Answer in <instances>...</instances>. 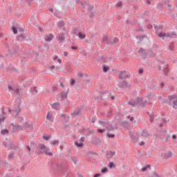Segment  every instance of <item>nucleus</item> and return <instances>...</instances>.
Instances as JSON below:
<instances>
[{
    "mask_svg": "<svg viewBox=\"0 0 177 177\" xmlns=\"http://www.w3.org/2000/svg\"><path fill=\"white\" fill-rule=\"evenodd\" d=\"M44 154H46V156H53L52 152H49V149L48 148L44 149Z\"/></svg>",
    "mask_w": 177,
    "mask_h": 177,
    "instance_id": "obj_22",
    "label": "nucleus"
},
{
    "mask_svg": "<svg viewBox=\"0 0 177 177\" xmlns=\"http://www.w3.org/2000/svg\"><path fill=\"white\" fill-rule=\"evenodd\" d=\"M149 121L150 122H153L154 121V114L149 115Z\"/></svg>",
    "mask_w": 177,
    "mask_h": 177,
    "instance_id": "obj_48",
    "label": "nucleus"
},
{
    "mask_svg": "<svg viewBox=\"0 0 177 177\" xmlns=\"http://www.w3.org/2000/svg\"><path fill=\"white\" fill-rule=\"evenodd\" d=\"M165 160H168V158H171L172 157V152H167L165 153H163Z\"/></svg>",
    "mask_w": 177,
    "mask_h": 177,
    "instance_id": "obj_16",
    "label": "nucleus"
},
{
    "mask_svg": "<svg viewBox=\"0 0 177 177\" xmlns=\"http://www.w3.org/2000/svg\"><path fill=\"white\" fill-rule=\"evenodd\" d=\"M128 104H129L130 106H132V107H135V106H136V102L135 100H130L128 102Z\"/></svg>",
    "mask_w": 177,
    "mask_h": 177,
    "instance_id": "obj_31",
    "label": "nucleus"
},
{
    "mask_svg": "<svg viewBox=\"0 0 177 177\" xmlns=\"http://www.w3.org/2000/svg\"><path fill=\"white\" fill-rule=\"evenodd\" d=\"M12 111H15V113H17L15 118H18L17 122H19V124H21V122L24 120V118L19 117V114L20 113V111H21V108H20V104L16 105V106H15L14 109H12Z\"/></svg>",
    "mask_w": 177,
    "mask_h": 177,
    "instance_id": "obj_3",
    "label": "nucleus"
},
{
    "mask_svg": "<svg viewBox=\"0 0 177 177\" xmlns=\"http://www.w3.org/2000/svg\"><path fill=\"white\" fill-rule=\"evenodd\" d=\"M92 143H93V145H97L99 143H102V140H100V138H94L92 140Z\"/></svg>",
    "mask_w": 177,
    "mask_h": 177,
    "instance_id": "obj_15",
    "label": "nucleus"
},
{
    "mask_svg": "<svg viewBox=\"0 0 177 177\" xmlns=\"http://www.w3.org/2000/svg\"><path fill=\"white\" fill-rule=\"evenodd\" d=\"M56 165L61 172H66L68 169V162L66 160H59L57 162Z\"/></svg>",
    "mask_w": 177,
    "mask_h": 177,
    "instance_id": "obj_1",
    "label": "nucleus"
},
{
    "mask_svg": "<svg viewBox=\"0 0 177 177\" xmlns=\"http://www.w3.org/2000/svg\"><path fill=\"white\" fill-rule=\"evenodd\" d=\"M8 89L10 92H13V91H15V88H13V87L10 85L8 86Z\"/></svg>",
    "mask_w": 177,
    "mask_h": 177,
    "instance_id": "obj_58",
    "label": "nucleus"
},
{
    "mask_svg": "<svg viewBox=\"0 0 177 177\" xmlns=\"http://www.w3.org/2000/svg\"><path fill=\"white\" fill-rule=\"evenodd\" d=\"M50 106L54 110H59L60 109V102H54L53 104H50Z\"/></svg>",
    "mask_w": 177,
    "mask_h": 177,
    "instance_id": "obj_10",
    "label": "nucleus"
},
{
    "mask_svg": "<svg viewBox=\"0 0 177 177\" xmlns=\"http://www.w3.org/2000/svg\"><path fill=\"white\" fill-rule=\"evenodd\" d=\"M124 73H127V71H120V74H119V80H124V78L125 80H127V78H129V75H126L124 76Z\"/></svg>",
    "mask_w": 177,
    "mask_h": 177,
    "instance_id": "obj_8",
    "label": "nucleus"
},
{
    "mask_svg": "<svg viewBox=\"0 0 177 177\" xmlns=\"http://www.w3.org/2000/svg\"><path fill=\"white\" fill-rule=\"evenodd\" d=\"M108 167L111 169L113 168H115V165L113 162H109Z\"/></svg>",
    "mask_w": 177,
    "mask_h": 177,
    "instance_id": "obj_32",
    "label": "nucleus"
},
{
    "mask_svg": "<svg viewBox=\"0 0 177 177\" xmlns=\"http://www.w3.org/2000/svg\"><path fill=\"white\" fill-rule=\"evenodd\" d=\"M164 73H165V75H168V72L169 71V68H168V66H166L164 70H163Z\"/></svg>",
    "mask_w": 177,
    "mask_h": 177,
    "instance_id": "obj_40",
    "label": "nucleus"
},
{
    "mask_svg": "<svg viewBox=\"0 0 177 177\" xmlns=\"http://www.w3.org/2000/svg\"><path fill=\"white\" fill-rule=\"evenodd\" d=\"M98 122L100 125H102L103 127H104L107 125V124H109V120H100Z\"/></svg>",
    "mask_w": 177,
    "mask_h": 177,
    "instance_id": "obj_18",
    "label": "nucleus"
},
{
    "mask_svg": "<svg viewBox=\"0 0 177 177\" xmlns=\"http://www.w3.org/2000/svg\"><path fill=\"white\" fill-rule=\"evenodd\" d=\"M127 118L129 119V120H130V121L132 122V121H133V120H134V118H133V117H131V116H127Z\"/></svg>",
    "mask_w": 177,
    "mask_h": 177,
    "instance_id": "obj_63",
    "label": "nucleus"
},
{
    "mask_svg": "<svg viewBox=\"0 0 177 177\" xmlns=\"http://www.w3.org/2000/svg\"><path fill=\"white\" fill-rule=\"evenodd\" d=\"M26 149H27L28 151V154H29V155L31 154V152H30V151H31V147H30V146L27 145V146H26Z\"/></svg>",
    "mask_w": 177,
    "mask_h": 177,
    "instance_id": "obj_55",
    "label": "nucleus"
},
{
    "mask_svg": "<svg viewBox=\"0 0 177 177\" xmlns=\"http://www.w3.org/2000/svg\"><path fill=\"white\" fill-rule=\"evenodd\" d=\"M59 120L62 124H67L70 122V115L61 113L59 115Z\"/></svg>",
    "mask_w": 177,
    "mask_h": 177,
    "instance_id": "obj_4",
    "label": "nucleus"
},
{
    "mask_svg": "<svg viewBox=\"0 0 177 177\" xmlns=\"http://www.w3.org/2000/svg\"><path fill=\"white\" fill-rule=\"evenodd\" d=\"M165 5H167L168 8H169V10H171V8H172V6H171V4H169V3L165 1Z\"/></svg>",
    "mask_w": 177,
    "mask_h": 177,
    "instance_id": "obj_54",
    "label": "nucleus"
},
{
    "mask_svg": "<svg viewBox=\"0 0 177 177\" xmlns=\"http://www.w3.org/2000/svg\"><path fill=\"white\" fill-rule=\"evenodd\" d=\"M20 91H21V89L20 88H16L15 90H14V95L16 96L17 95H19V93H20Z\"/></svg>",
    "mask_w": 177,
    "mask_h": 177,
    "instance_id": "obj_37",
    "label": "nucleus"
},
{
    "mask_svg": "<svg viewBox=\"0 0 177 177\" xmlns=\"http://www.w3.org/2000/svg\"><path fill=\"white\" fill-rule=\"evenodd\" d=\"M102 42L103 44H106L107 45L111 44V40L109 39V37H107L106 35L103 36Z\"/></svg>",
    "mask_w": 177,
    "mask_h": 177,
    "instance_id": "obj_11",
    "label": "nucleus"
},
{
    "mask_svg": "<svg viewBox=\"0 0 177 177\" xmlns=\"http://www.w3.org/2000/svg\"><path fill=\"white\" fill-rule=\"evenodd\" d=\"M75 145L77 147H82V146H84V143H82V142L78 143V142H77V141H75Z\"/></svg>",
    "mask_w": 177,
    "mask_h": 177,
    "instance_id": "obj_39",
    "label": "nucleus"
},
{
    "mask_svg": "<svg viewBox=\"0 0 177 177\" xmlns=\"http://www.w3.org/2000/svg\"><path fill=\"white\" fill-rule=\"evenodd\" d=\"M106 156H109L111 158H113V157L115 156V151H110L108 153H106Z\"/></svg>",
    "mask_w": 177,
    "mask_h": 177,
    "instance_id": "obj_26",
    "label": "nucleus"
},
{
    "mask_svg": "<svg viewBox=\"0 0 177 177\" xmlns=\"http://www.w3.org/2000/svg\"><path fill=\"white\" fill-rule=\"evenodd\" d=\"M26 36L24 35H23V33H21L20 35H18L17 36V41H22V42H24V41H26Z\"/></svg>",
    "mask_w": 177,
    "mask_h": 177,
    "instance_id": "obj_12",
    "label": "nucleus"
},
{
    "mask_svg": "<svg viewBox=\"0 0 177 177\" xmlns=\"http://www.w3.org/2000/svg\"><path fill=\"white\" fill-rule=\"evenodd\" d=\"M81 114V109L80 108L77 109V111H75L73 113L72 115L75 116V115H80Z\"/></svg>",
    "mask_w": 177,
    "mask_h": 177,
    "instance_id": "obj_23",
    "label": "nucleus"
},
{
    "mask_svg": "<svg viewBox=\"0 0 177 177\" xmlns=\"http://www.w3.org/2000/svg\"><path fill=\"white\" fill-rule=\"evenodd\" d=\"M158 37H160V38H163L164 37H167V34L165 32H160L159 33Z\"/></svg>",
    "mask_w": 177,
    "mask_h": 177,
    "instance_id": "obj_43",
    "label": "nucleus"
},
{
    "mask_svg": "<svg viewBox=\"0 0 177 177\" xmlns=\"http://www.w3.org/2000/svg\"><path fill=\"white\" fill-rule=\"evenodd\" d=\"M174 47H175V45L174 44V42L170 43L169 46L170 50H174Z\"/></svg>",
    "mask_w": 177,
    "mask_h": 177,
    "instance_id": "obj_42",
    "label": "nucleus"
},
{
    "mask_svg": "<svg viewBox=\"0 0 177 177\" xmlns=\"http://www.w3.org/2000/svg\"><path fill=\"white\" fill-rule=\"evenodd\" d=\"M136 103L138 106H145L147 103V100L143 97H138Z\"/></svg>",
    "mask_w": 177,
    "mask_h": 177,
    "instance_id": "obj_7",
    "label": "nucleus"
},
{
    "mask_svg": "<svg viewBox=\"0 0 177 177\" xmlns=\"http://www.w3.org/2000/svg\"><path fill=\"white\" fill-rule=\"evenodd\" d=\"M165 103L171 106V104H174V109H177V97L176 95H169L168 98L165 100Z\"/></svg>",
    "mask_w": 177,
    "mask_h": 177,
    "instance_id": "obj_2",
    "label": "nucleus"
},
{
    "mask_svg": "<svg viewBox=\"0 0 177 177\" xmlns=\"http://www.w3.org/2000/svg\"><path fill=\"white\" fill-rule=\"evenodd\" d=\"M141 136H145V138H149L150 136V133L147 131L142 130L141 133Z\"/></svg>",
    "mask_w": 177,
    "mask_h": 177,
    "instance_id": "obj_20",
    "label": "nucleus"
},
{
    "mask_svg": "<svg viewBox=\"0 0 177 177\" xmlns=\"http://www.w3.org/2000/svg\"><path fill=\"white\" fill-rule=\"evenodd\" d=\"M64 35H66V34H64V32L57 35V39L58 41H59L60 44L64 42V39H66Z\"/></svg>",
    "mask_w": 177,
    "mask_h": 177,
    "instance_id": "obj_9",
    "label": "nucleus"
},
{
    "mask_svg": "<svg viewBox=\"0 0 177 177\" xmlns=\"http://www.w3.org/2000/svg\"><path fill=\"white\" fill-rule=\"evenodd\" d=\"M143 68H140L139 70H138V73H140V74H143Z\"/></svg>",
    "mask_w": 177,
    "mask_h": 177,
    "instance_id": "obj_64",
    "label": "nucleus"
},
{
    "mask_svg": "<svg viewBox=\"0 0 177 177\" xmlns=\"http://www.w3.org/2000/svg\"><path fill=\"white\" fill-rule=\"evenodd\" d=\"M53 37L54 36L50 33L46 35V37H44V39L46 42H50V41L53 39Z\"/></svg>",
    "mask_w": 177,
    "mask_h": 177,
    "instance_id": "obj_13",
    "label": "nucleus"
},
{
    "mask_svg": "<svg viewBox=\"0 0 177 177\" xmlns=\"http://www.w3.org/2000/svg\"><path fill=\"white\" fill-rule=\"evenodd\" d=\"M43 139L44 140H49V139H50V135L43 136Z\"/></svg>",
    "mask_w": 177,
    "mask_h": 177,
    "instance_id": "obj_44",
    "label": "nucleus"
},
{
    "mask_svg": "<svg viewBox=\"0 0 177 177\" xmlns=\"http://www.w3.org/2000/svg\"><path fill=\"white\" fill-rule=\"evenodd\" d=\"M17 131H23V126L15 125L14 129L12 130V132H16Z\"/></svg>",
    "mask_w": 177,
    "mask_h": 177,
    "instance_id": "obj_17",
    "label": "nucleus"
},
{
    "mask_svg": "<svg viewBox=\"0 0 177 177\" xmlns=\"http://www.w3.org/2000/svg\"><path fill=\"white\" fill-rule=\"evenodd\" d=\"M12 32H13L14 34H17V28L12 27Z\"/></svg>",
    "mask_w": 177,
    "mask_h": 177,
    "instance_id": "obj_53",
    "label": "nucleus"
},
{
    "mask_svg": "<svg viewBox=\"0 0 177 177\" xmlns=\"http://www.w3.org/2000/svg\"><path fill=\"white\" fill-rule=\"evenodd\" d=\"M80 32H80V30H78V29H74V30H73V34H75V35H79Z\"/></svg>",
    "mask_w": 177,
    "mask_h": 177,
    "instance_id": "obj_50",
    "label": "nucleus"
},
{
    "mask_svg": "<svg viewBox=\"0 0 177 177\" xmlns=\"http://www.w3.org/2000/svg\"><path fill=\"white\" fill-rule=\"evenodd\" d=\"M67 93H68V92H66V91L62 92V95H61L62 98L67 99Z\"/></svg>",
    "mask_w": 177,
    "mask_h": 177,
    "instance_id": "obj_30",
    "label": "nucleus"
},
{
    "mask_svg": "<svg viewBox=\"0 0 177 177\" xmlns=\"http://www.w3.org/2000/svg\"><path fill=\"white\" fill-rule=\"evenodd\" d=\"M138 53H141L142 56H146V50L143 48H140Z\"/></svg>",
    "mask_w": 177,
    "mask_h": 177,
    "instance_id": "obj_29",
    "label": "nucleus"
},
{
    "mask_svg": "<svg viewBox=\"0 0 177 177\" xmlns=\"http://www.w3.org/2000/svg\"><path fill=\"white\" fill-rule=\"evenodd\" d=\"M10 149H12L13 150L16 149V146L15 144H13V142L10 143Z\"/></svg>",
    "mask_w": 177,
    "mask_h": 177,
    "instance_id": "obj_45",
    "label": "nucleus"
},
{
    "mask_svg": "<svg viewBox=\"0 0 177 177\" xmlns=\"http://www.w3.org/2000/svg\"><path fill=\"white\" fill-rule=\"evenodd\" d=\"M139 139V134H137L136 136H133V142H137V140Z\"/></svg>",
    "mask_w": 177,
    "mask_h": 177,
    "instance_id": "obj_47",
    "label": "nucleus"
},
{
    "mask_svg": "<svg viewBox=\"0 0 177 177\" xmlns=\"http://www.w3.org/2000/svg\"><path fill=\"white\" fill-rule=\"evenodd\" d=\"M150 168V165H147L144 167L142 168V172H145V171H147V169Z\"/></svg>",
    "mask_w": 177,
    "mask_h": 177,
    "instance_id": "obj_38",
    "label": "nucleus"
},
{
    "mask_svg": "<svg viewBox=\"0 0 177 177\" xmlns=\"http://www.w3.org/2000/svg\"><path fill=\"white\" fill-rule=\"evenodd\" d=\"M99 60H100V62H102V63H106V58H104V56H103V55H101L99 57Z\"/></svg>",
    "mask_w": 177,
    "mask_h": 177,
    "instance_id": "obj_36",
    "label": "nucleus"
},
{
    "mask_svg": "<svg viewBox=\"0 0 177 177\" xmlns=\"http://www.w3.org/2000/svg\"><path fill=\"white\" fill-rule=\"evenodd\" d=\"M147 56H149V57H154V56H156V53L153 52V50H149L147 52Z\"/></svg>",
    "mask_w": 177,
    "mask_h": 177,
    "instance_id": "obj_24",
    "label": "nucleus"
},
{
    "mask_svg": "<svg viewBox=\"0 0 177 177\" xmlns=\"http://www.w3.org/2000/svg\"><path fill=\"white\" fill-rule=\"evenodd\" d=\"M24 128H29L30 129H34V127L32 124L28 123V122H26L24 126Z\"/></svg>",
    "mask_w": 177,
    "mask_h": 177,
    "instance_id": "obj_19",
    "label": "nucleus"
},
{
    "mask_svg": "<svg viewBox=\"0 0 177 177\" xmlns=\"http://www.w3.org/2000/svg\"><path fill=\"white\" fill-rule=\"evenodd\" d=\"M106 136L109 138H115V135L114 134H110V133H107Z\"/></svg>",
    "mask_w": 177,
    "mask_h": 177,
    "instance_id": "obj_52",
    "label": "nucleus"
},
{
    "mask_svg": "<svg viewBox=\"0 0 177 177\" xmlns=\"http://www.w3.org/2000/svg\"><path fill=\"white\" fill-rule=\"evenodd\" d=\"M78 37L80 39H85V34H83L82 32H79Z\"/></svg>",
    "mask_w": 177,
    "mask_h": 177,
    "instance_id": "obj_33",
    "label": "nucleus"
},
{
    "mask_svg": "<svg viewBox=\"0 0 177 177\" xmlns=\"http://www.w3.org/2000/svg\"><path fill=\"white\" fill-rule=\"evenodd\" d=\"M80 3L82 6H83V8H85V5H86V3L85 1H81Z\"/></svg>",
    "mask_w": 177,
    "mask_h": 177,
    "instance_id": "obj_61",
    "label": "nucleus"
},
{
    "mask_svg": "<svg viewBox=\"0 0 177 177\" xmlns=\"http://www.w3.org/2000/svg\"><path fill=\"white\" fill-rule=\"evenodd\" d=\"M102 70H103L104 73H107V71H109V66H106V65L103 64Z\"/></svg>",
    "mask_w": 177,
    "mask_h": 177,
    "instance_id": "obj_35",
    "label": "nucleus"
},
{
    "mask_svg": "<svg viewBox=\"0 0 177 177\" xmlns=\"http://www.w3.org/2000/svg\"><path fill=\"white\" fill-rule=\"evenodd\" d=\"M50 144L53 146H56V145H59V140H54V141L51 142Z\"/></svg>",
    "mask_w": 177,
    "mask_h": 177,
    "instance_id": "obj_46",
    "label": "nucleus"
},
{
    "mask_svg": "<svg viewBox=\"0 0 177 177\" xmlns=\"http://www.w3.org/2000/svg\"><path fill=\"white\" fill-rule=\"evenodd\" d=\"M75 84V80L72 78L71 80V85L73 86V85H74Z\"/></svg>",
    "mask_w": 177,
    "mask_h": 177,
    "instance_id": "obj_57",
    "label": "nucleus"
},
{
    "mask_svg": "<svg viewBox=\"0 0 177 177\" xmlns=\"http://www.w3.org/2000/svg\"><path fill=\"white\" fill-rule=\"evenodd\" d=\"M120 124L122 125V127H127V125H128V122H121Z\"/></svg>",
    "mask_w": 177,
    "mask_h": 177,
    "instance_id": "obj_51",
    "label": "nucleus"
},
{
    "mask_svg": "<svg viewBox=\"0 0 177 177\" xmlns=\"http://www.w3.org/2000/svg\"><path fill=\"white\" fill-rule=\"evenodd\" d=\"M46 120H48V121H50L51 122H53V118H52V115H50V113L49 112L47 113Z\"/></svg>",
    "mask_w": 177,
    "mask_h": 177,
    "instance_id": "obj_21",
    "label": "nucleus"
},
{
    "mask_svg": "<svg viewBox=\"0 0 177 177\" xmlns=\"http://www.w3.org/2000/svg\"><path fill=\"white\" fill-rule=\"evenodd\" d=\"M108 171H109V169H107V167H104L101 170L102 174H106V172H108Z\"/></svg>",
    "mask_w": 177,
    "mask_h": 177,
    "instance_id": "obj_49",
    "label": "nucleus"
},
{
    "mask_svg": "<svg viewBox=\"0 0 177 177\" xmlns=\"http://www.w3.org/2000/svg\"><path fill=\"white\" fill-rule=\"evenodd\" d=\"M166 37H168L169 38H173L171 33L166 34Z\"/></svg>",
    "mask_w": 177,
    "mask_h": 177,
    "instance_id": "obj_62",
    "label": "nucleus"
},
{
    "mask_svg": "<svg viewBox=\"0 0 177 177\" xmlns=\"http://www.w3.org/2000/svg\"><path fill=\"white\" fill-rule=\"evenodd\" d=\"M97 132H98L99 133H104V132H106V129H97Z\"/></svg>",
    "mask_w": 177,
    "mask_h": 177,
    "instance_id": "obj_41",
    "label": "nucleus"
},
{
    "mask_svg": "<svg viewBox=\"0 0 177 177\" xmlns=\"http://www.w3.org/2000/svg\"><path fill=\"white\" fill-rule=\"evenodd\" d=\"M71 160L73 162V164H75V165L77 164V162L78 161V158L76 156L71 157Z\"/></svg>",
    "mask_w": 177,
    "mask_h": 177,
    "instance_id": "obj_27",
    "label": "nucleus"
},
{
    "mask_svg": "<svg viewBox=\"0 0 177 177\" xmlns=\"http://www.w3.org/2000/svg\"><path fill=\"white\" fill-rule=\"evenodd\" d=\"M18 31L19 32H24V29L23 28H18Z\"/></svg>",
    "mask_w": 177,
    "mask_h": 177,
    "instance_id": "obj_60",
    "label": "nucleus"
},
{
    "mask_svg": "<svg viewBox=\"0 0 177 177\" xmlns=\"http://www.w3.org/2000/svg\"><path fill=\"white\" fill-rule=\"evenodd\" d=\"M46 146L44 144H38L37 145V149L35 152L39 156L41 154H44V151H45Z\"/></svg>",
    "mask_w": 177,
    "mask_h": 177,
    "instance_id": "obj_5",
    "label": "nucleus"
},
{
    "mask_svg": "<svg viewBox=\"0 0 177 177\" xmlns=\"http://www.w3.org/2000/svg\"><path fill=\"white\" fill-rule=\"evenodd\" d=\"M1 135H8V134H9V130H8V129H2L1 131Z\"/></svg>",
    "mask_w": 177,
    "mask_h": 177,
    "instance_id": "obj_28",
    "label": "nucleus"
},
{
    "mask_svg": "<svg viewBox=\"0 0 177 177\" xmlns=\"http://www.w3.org/2000/svg\"><path fill=\"white\" fill-rule=\"evenodd\" d=\"M118 86L122 89H127L128 88H131V84H129V83H128V82L125 80L123 82H119Z\"/></svg>",
    "mask_w": 177,
    "mask_h": 177,
    "instance_id": "obj_6",
    "label": "nucleus"
},
{
    "mask_svg": "<svg viewBox=\"0 0 177 177\" xmlns=\"http://www.w3.org/2000/svg\"><path fill=\"white\" fill-rule=\"evenodd\" d=\"M136 38H137V39H139L140 41V40L143 39V38H145V36L140 35V36H137Z\"/></svg>",
    "mask_w": 177,
    "mask_h": 177,
    "instance_id": "obj_56",
    "label": "nucleus"
},
{
    "mask_svg": "<svg viewBox=\"0 0 177 177\" xmlns=\"http://www.w3.org/2000/svg\"><path fill=\"white\" fill-rule=\"evenodd\" d=\"M111 41V45H117L118 43V39L117 37H114Z\"/></svg>",
    "mask_w": 177,
    "mask_h": 177,
    "instance_id": "obj_25",
    "label": "nucleus"
},
{
    "mask_svg": "<svg viewBox=\"0 0 177 177\" xmlns=\"http://www.w3.org/2000/svg\"><path fill=\"white\" fill-rule=\"evenodd\" d=\"M106 129H109V131H114V127L111 125L109 127H106Z\"/></svg>",
    "mask_w": 177,
    "mask_h": 177,
    "instance_id": "obj_59",
    "label": "nucleus"
},
{
    "mask_svg": "<svg viewBox=\"0 0 177 177\" xmlns=\"http://www.w3.org/2000/svg\"><path fill=\"white\" fill-rule=\"evenodd\" d=\"M64 26V21H60L59 23H58V27L59 28H63V27Z\"/></svg>",
    "mask_w": 177,
    "mask_h": 177,
    "instance_id": "obj_34",
    "label": "nucleus"
},
{
    "mask_svg": "<svg viewBox=\"0 0 177 177\" xmlns=\"http://www.w3.org/2000/svg\"><path fill=\"white\" fill-rule=\"evenodd\" d=\"M6 48H8V53L11 55V56H13V55H15V53H17V50H10L9 48V45L8 44H6L5 45Z\"/></svg>",
    "mask_w": 177,
    "mask_h": 177,
    "instance_id": "obj_14",
    "label": "nucleus"
}]
</instances>
